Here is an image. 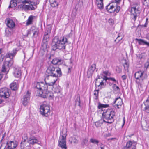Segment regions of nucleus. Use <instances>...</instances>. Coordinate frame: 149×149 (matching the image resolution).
I'll use <instances>...</instances> for the list:
<instances>
[{
	"label": "nucleus",
	"instance_id": "f257e3e1",
	"mask_svg": "<svg viewBox=\"0 0 149 149\" xmlns=\"http://www.w3.org/2000/svg\"><path fill=\"white\" fill-rule=\"evenodd\" d=\"M70 43L66 38L63 37L59 39L57 37H55L53 40L52 46L54 51L57 49H65L66 45Z\"/></svg>",
	"mask_w": 149,
	"mask_h": 149
},
{
	"label": "nucleus",
	"instance_id": "f03ea898",
	"mask_svg": "<svg viewBox=\"0 0 149 149\" xmlns=\"http://www.w3.org/2000/svg\"><path fill=\"white\" fill-rule=\"evenodd\" d=\"M57 79H53V78L49 76H46L45 78V84L42 82H37L36 86V88L39 90V91H47V85L52 86L57 81Z\"/></svg>",
	"mask_w": 149,
	"mask_h": 149
},
{
	"label": "nucleus",
	"instance_id": "7ed1b4c3",
	"mask_svg": "<svg viewBox=\"0 0 149 149\" xmlns=\"http://www.w3.org/2000/svg\"><path fill=\"white\" fill-rule=\"evenodd\" d=\"M108 105L102 104H99L98 106L99 109H101L102 111H103V113H102L104 119L107 120H113V117L115 116V113L114 111L110 109L105 110V109L108 107Z\"/></svg>",
	"mask_w": 149,
	"mask_h": 149
},
{
	"label": "nucleus",
	"instance_id": "20e7f679",
	"mask_svg": "<svg viewBox=\"0 0 149 149\" xmlns=\"http://www.w3.org/2000/svg\"><path fill=\"white\" fill-rule=\"evenodd\" d=\"M56 68L54 67L53 65L50 64L47 66V69L46 70V72L48 74V75L49 77H52L53 79H55L57 76L56 74Z\"/></svg>",
	"mask_w": 149,
	"mask_h": 149
},
{
	"label": "nucleus",
	"instance_id": "39448f33",
	"mask_svg": "<svg viewBox=\"0 0 149 149\" xmlns=\"http://www.w3.org/2000/svg\"><path fill=\"white\" fill-rule=\"evenodd\" d=\"M144 74L143 71H139L136 72L134 74V77L136 79V82L141 86L143 84V81L144 79Z\"/></svg>",
	"mask_w": 149,
	"mask_h": 149
},
{
	"label": "nucleus",
	"instance_id": "423d86ee",
	"mask_svg": "<svg viewBox=\"0 0 149 149\" xmlns=\"http://www.w3.org/2000/svg\"><path fill=\"white\" fill-rule=\"evenodd\" d=\"M31 1L29 0H25L23 1L22 0L20 3H22L20 5H19V8L24 9V10H34L35 9V8L32 5H25L24 4V3H30Z\"/></svg>",
	"mask_w": 149,
	"mask_h": 149
},
{
	"label": "nucleus",
	"instance_id": "0eeeda50",
	"mask_svg": "<svg viewBox=\"0 0 149 149\" xmlns=\"http://www.w3.org/2000/svg\"><path fill=\"white\" fill-rule=\"evenodd\" d=\"M40 113L46 117L48 116L50 113V108L48 105L45 104L41 105L40 107Z\"/></svg>",
	"mask_w": 149,
	"mask_h": 149
},
{
	"label": "nucleus",
	"instance_id": "6e6552de",
	"mask_svg": "<svg viewBox=\"0 0 149 149\" xmlns=\"http://www.w3.org/2000/svg\"><path fill=\"white\" fill-rule=\"evenodd\" d=\"M137 142L133 140L129 141L126 143V145L124 146L123 149H136Z\"/></svg>",
	"mask_w": 149,
	"mask_h": 149
},
{
	"label": "nucleus",
	"instance_id": "1a4fd4ad",
	"mask_svg": "<svg viewBox=\"0 0 149 149\" xmlns=\"http://www.w3.org/2000/svg\"><path fill=\"white\" fill-rule=\"evenodd\" d=\"M131 16L132 19L134 21L140 13V10L136 7H132L131 10Z\"/></svg>",
	"mask_w": 149,
	"mask_h": 149
},
{
	"label": "nucleus",
	"instance_id": "9d476101",
	"mask_svg": "<svg viewBox=\"0 0 149 149\" xmlns=\"http://www.w3.org/2000/svg\"><path fill=\"white\" fill-rule=\"evenodd\" d=\"M10 96L9 91L6 88H2L0 90V96L2 98H7Z\"/></svg>",
	"mask_w": 149,
	"mask_h": 149
},
{
	"label": "nucleus",
	"instance_id": "9b49d317",
	"mask_svg": "<svg viewBox=\"0 0 149 149\" xmlns=\"http://www.w3.org/2000/svg\"><path fill=\"white\" fill-rule=\"evenodd\" d=\"M58 146L63 149H67L65 136L63 135L60 136L58 140Z\"/></svg>",
	"mask_w": 149,
	"mask_h": 149
},
{
	"label": "nucleus",
	"instance_id": "f8f14e48",
	"mask_svg": "<svg viewBox=\"0 0 149 149\" xmlns=\"http://www.w3.org/2000/svg\"><path fill=\"white\" fill-rule=\"evenodd\" d=\"M123 104L122 99L120 97L116 98L113 105L116 109H119L121 108Z\"/></svg>",
	"mask_w": 149,
	"mask_h": 149
},
{
	"label": "nucleus",
	"instance_id": "ddd939ff",
	"mask_svg": "<svg viewBox=\"0 0 149 149\" xmlns=\"http://www.w3.org/2000/svg\"><path fill=\"white\" fill-rule=\"evenodd\" d=\"M39 94L38 95L43 98H47L51 97L50 93L48 91H39Z\"/></svg>",
	"mask_w": 149,
	"mask_h": 149
},
{
	"label": "nucleus",
	"instance_id": "4468645a",
	"mask_svg": "<svg viewBox=\"0 0 149 149\" xmlns=\"http://www.w3.org/2000/svg\"><path fill=\"white\" fill-rule=\"evenodd\" d=\"M30 93L28 91H27L26 94L24 95L22 99V101L23 104L26 106L28 103L30 98Z\"/></svg>",
	"mask_w": 149,
	"mask_h": 149
},
{
	"label": "nucleus",
	"instance_id": "2eb2a0df",
	"mask_svg": "<svg viewBox=\"0 0 149 149\" xmlns=\"http://www.w3.org/2000/svg\"><path fill=\"white\" fill-rule=\"evenodd\" d=\"M12 61L5 62L2 66L1 71L3 72H5L7 69L12 65Z\"/></svg>",
	"mask_w": 149,
	"mask_h": 149
},
{
	"label": "nucleus",
	"instance_id": "dca6fc26",
	"mask_svg": "<svg viewBox=\"0 0 149 149\" xmlns=\"http://www.w3.org/2000/svg\"><path fill=\"white\" fill-rule=\"evenodd\" d=\"M115 5L112 4V3H111L107 6L106 7V9L107 11L110 13H113L114 12V7L116 6V4L115 3H114Z\"/></svg>",
	"mask_w": 149,
	"mask_h": 149
},
{
	"label": "nucleus",
	"instance_id": "f3484780",
	"mask_svg": "<svg viewBox=\"0 0 149 149\" xmlns=\"http://www.w3.org/2000/svg\"><path fill=\"white\" fill-rule=\"evenodd\" d=\"M13 74L15 77L20 78L22 75V72L21 69L19 68H14Z\"/></svg>",
	"mask_w": 149,
	"mask_h": 149
},
{
	"label": "nucleus",
	"instance_id": "a211bd4d",
	"mask_svg": "<svg viewBox=\"0 0 149 149\" xmlns=\"http://www.w3.org/2000/svg\"><path fill=\"white\" fill-rule=\"evenodd\" d=\"M17 51V50L15 49L13 50V51L11 53H8L5 55L6 57L13 59L16 55Z\"/></svg>",
	"mask_w": 149,
	"mask_h": 149
},
{
	"label": "nucleus",
	"instance_id": "6ab92c4d",
	"mask_svg": "<svg viewBox=\"0 0 149 149\" xmlns=\"http://www.w3.org/2000/svg\"><path fill=\"white\" fill-rule=\"evenodd\" d=\"M104 77L102 78V79H103ZM100 76H98V78L96 79V81L95 82V86H97L98 87H100V88H101V86H104V82H103V81L105 80V82H106V81L105 80H101V81H99V82L98 81V80L99 79H100Z\"/></svg>",
	"mask_w": 149,
	"mask_h": 149
},
{
	"label": "nucleus",
	"instance_id": "aec40b11",
	"mask_svg": "<svg viewBox=\"0 0 149 149\" xmlns=\"http://www.w3.org/2000/svg\"><path fill=\"white\" fill-rule=\"evenodd\" d=\"M51 33V30L48 29H46L43 38V40L47 42L49 40V35Z\"/></svg>",
	"mask_w": 149,
	"mask_h": 149
},
{
	"label": "nucleus",
	"instance_id": "412c9836",
	"mask_svg": "<svg viewBox=\"0 0 149 149\" xmlns=\"http://www.w3.org/2000/svg\"><path fill=\"white\" fill-rule=\"evenodd\" d=\"M7 144L8 146L6 149H14L17 146V144L13 141L8 142Z\"/></svg>",
	"mask_w": 149,
	"mask_h": 149
},
{
	"label": "nucleus",
	"instance_id": "4be33fe9",
	"mask_svg": "<svg viewBox=\"0 0 149 149\" xmlns=\"http://www.w3.org/2000/svg\"><path fill=\"white\" fill-rule=\"evenodd\" d=\"M51 62L53 65H59L63 63V60L57 58H55L52 60Z\"/></svg>",
	"mask_w": 149,
	"mask_h": 149
},
{
	"label": "nucleus",
	"instance_id": "5701e85b",
	"mask_svg": "<svg viewBox=\"0 0 149 149\" xmlns=\"http://www.w3.org/2000/svg\"><path fill=\"white\" fill-rule=\"evenodd\" d=\"M38 33V30L35 27H32L30 29L28 34H33V36L36 35H37Z\"/></svg>",
	"mask_w": 149,
	"mask_h": 149
},
{
	"label": "nucleus",
	"instance_id": "b1692460",
	"mask_svg": "<svg viewBox=\"0 0 149 149\" xmlns=\"http://www.w3.org/2000/svg\"><path fill=\"white\" fill-rule=\"evenodd\" d=\"M7 26L10 28H12L15 26V24L13 21L10 19H7Z\"/></svg>",
	"mask_w": 149,
	"mask_h": 149
},
{
	"label": "nucleus",
	"instance_id": "393cba45",
	"mask_svg": "<svg viewBox=\"0 0 149 149\" xmlns=\"http://www.w3.org/2000/svg\"><path fill=\"white\" fill-rule=\"evenodd\" d=\"M144 103L145 106V111L148 113L149 112V100H147Z\"/></svg>",
	"mask_w": 149,
	"mask_h": 149
},
{
	"label": "nucleus",
	"instance_id": "a878e982",
	"mask_svg": "<svg viewBox=\"0 0 149 149\" xmlns=\"http://www.w3.org/2000/svg\"><path fill=\"white\" fill-rule=\"evenodd\" d=\"M35 17L32 15H31L29 17L26 22V25H28L31 24Z\"/></svg>",
	"mask_w": 149,
	"mask_h": 149
},
{
	"label": "nucleus",
	"instance_id": "bb28decb",
	"mask_svg": "<svg viewBox=\"0 0 149 149\" xmlns=\"http://www.w3.org/2000/svg\"><path fill=\"white\" fill-rule=\"evenodd\" d=\"M38 140L34 138H30L28 140V142L29 144L33 145L35 143H38Z\"/></svg>",
	"mask_w": 149,
	"mask_h": 149
},
{
	"label": "nucleus",
	"instance_id": "cd10ccee",
	"mask_svg": "<svg viewBox=\"0 0 149 149\" xmlns=\"http://www.w3.org/2000/svg\"><path fill=\"white\" fill-rule=\"evenodd\" d=\"M15 0H11L10 2V5L9 6L8 8H13L16 7L17 5V3Z\"/></svg>",
	"mask_w": 149,
	"mask_h": 149
},
{
	"label": "nucleus",
	"instance_id": "c85d7f7f",
	"mask_svg": "<svg viewBox=\"0 0 149 149\" xmlns=\"http://www.w3.org/2000/svg\"><path fill=\"white\" fill-rule=\"evenodd\" d=\"M10 87L12 90L15 91L17 89V84L16 82L11 83L10 85Z\"/></svg>",
	"mask_w": 149,
	"mask_h": 149
},
{
	"label": "nucleus",
	"instance_id": "c756f323",
	"mask_svg": "<svg viewBox=\"0 0 149 149\" xmlns=\"http://www.w3.org/2000/svg\"><path fill=\"white\" fill-rule=\"evenodd\" d=\"M51 6L52 7H55L57 6L58 3L56 2V0H49Z\"/></svg>",
	"mask_w": 149,
	"mask_h": 149
},
{
	"label": "nucleus",
	"instance_id": "7c9ffc66",
	"mask_svg": "<svg viewBox=\"0 0 149 149\" xmlns=\"http://www.w3.org/2000/svg\"><path fill=\"white\" fill-rule=\"evenodd\" d=\"M96 65L95 64L92 65L91 67L89 69V71L88 72V73L90 72V74H92L96 68Z\"/></svg>",
	"mask_w": 149,
	"mask_h": 149
},
{
	"label": "nucleus",
	"instance_id": "2f4dec72",
	"mask_svg": "<svg viewBox=\"0 0 149 149\" xmlns=\"http://www.w3.org/2000/svg\"><path fill=\"white\" fill-rule=\"evenodd\" d=\"M103 122H105L107 123H111V122H108L107 121H105L104 119L103 120H100L96 122L95 123V125L96 127H98L100 126L102 124Z\"/></svg>",
	"mask_w": 149,
	"mask_h": 149
},
{
	"label": "nucleus",
	"instance_id": "473e14b6",
	"mask_svg": "<svg viewBox=\"0 0 149 149\" xmlns=\"http://www.w3.org/2000/svg\"><path fill=\"white\" fill-rule=\"evenodd\" d=\"M5 35L7 37H9L12 34V30L10 29H6L5 30Z\"/></svg>",
	"mask_w": 149,
	"mask_h": 149
},
{
	"label": "nucleus",
	"instance_id": "72a5a7b5",
	"mask_svg": "<svg viewBox=\"0 0 149 149\" xmlns=\"http://www.w3.org/2000/svg\"><path fill=\"white\" fill-rule=\"evenodd\" d=\"M114 90L116 92V93H118L120 92V89L118 86H116V84H114L113 85Z\"/></svg>",
	"mask_w": 149,
	"mask_h": 149
},
{
	"label": "nucleus",
	"instance_id": "f704fd0d",
	"mask_svg": "<svg viewBox=\"0 0 149 149\" xmlns=\"http://www.w3.org/2000/svg\"><path fill=\"white\" fill-rule=\"evenodd\" d=\"M56 68V73H57V74H56L57 76H58V75L59 76H61L62 75V72L61 70V69L59 68Z\"/></svg>",
	"mask_w": 149,
	"mask_h": 149
},
{
	"label": "nucleus",
	"instance_id": "c9c22d12",
	"mask_svg": "<svg viewBox=\"0 0 149 149\" xmlns=\"http://www.w3.org/2000/svg\"><path fill=\"white\" fill-rule=\"evenodd\" d=\"M90 141L93 143L96 144L97 145H98L99 143V141L98 140L93 138H91L90 139Z\"/></svg>",
	"mask_w": 149,
	"mask_h": 149
},
{
	"label": "nucleus",
	"instance_id": "e433bc0d",
	"mask_svg": "<svg viewBox=\"0 0 149 149\" xmlns=\"http://www.w3.org/2000/svg\"><path fill=\"white\" fill-rule=\"evenodd\" d=\"M111 80L114 82H116L117 81L115 80L114 78H108L106 77L105 76H104V78L103 79V80Z\"/></svg>",
	"mask_w": 149,
	"mask_h": 149
},
{
	"label": "nucleus",
	"instance_id": "4c0bfd02",
	"mask_svg": "<svg viewBox=\"0 0 149 149\" xmlns=\"http://www.w3.org/2000/svg\"><path fill=\"white\" fill-rule=\"evenodd\" d=\"M146 54L145 53H142L141 54H140L139 55L138 57L140 59H141L142 58H144L146 57Z\"/></svg>",
	"mask_w": 149,
	"mask_h": 149
},
{
	"label": "nucleus",
	"instance_id": "58836bf2",
	"mask_svg": "<svg viewBox=\"0 0 149 149\" xmlns=\"http://www.w3.org/2000/svg\"><path fill=\"white\" fill-rule=\"evenodd\" d=\"M124 69L125 70H127L129 67V64L128 63L125 61V62L123 64Z\"/></svg>",
	"mask_w": 149,
	"mask_h": 149
},
{
	"label": "nucleus",
	"instance_id": "ea45409f",
	"mask_svg": "<svg viewBox=\"0 0 149 149\" xmlns=\"http://www.w3.org/2000/svg\"><path fill=\"white\" fill-rule=\"evenodd\" d=\"M47 47V44L46 42L44 43L42 45V47L41 48L43 50L46 49Z\"/></svg>",
	"mask_w": 149,
	"mask_h": 149
},
{
	"label": "nucleus",
	"instance_id": "a19ab883",
	"mask_svg": "<svg viewBox=\"0 0 149 149\" xmlns=\"http://www.w3.org/2000/svg\"><path fill=\"white\" fill-rule=\"evenodd\" d=\"M98 8L100 9H102L103 8V3H102L99 2H96Z\"/></svg>",
	"mask_w": 149,
	"mask_h": 149
},
{
	"label": "nucleus",
	"instance_id": "79ce46f5",
	"mask_svg": "<svg viewBox=\"0 0 149 149\" xmlns=\"http://www.w3.org/2000/svg\"><path fill=\"white\" fill-rule=\"evenodd\" d=\"M135 40L137 41L138 42V43L139 45L142 44V43H144V40L143 39L136 38Z\"/></svg>",
	"mask_w": 149,
	"mask_h": 149
},
{
	"label": "nucleus",
	"instance_id": "37998d69",
	"mask_svg": "<svg viewBox=\"0 0 149 149\" xmlns=\"http://www.w3.org/2000/svg\"><path fill=\"white\" fill-rule=\"evenodd\" d=\"M99 90H96L94 91V95L96 97L95 99H97L98 97V94L99 93Z\"/></svg>",
	"mask_w": 149,
	"mask_h": 149
},
{
	"label": "nucleus",
	"instance_id": "c03bdc74",
	"mask_svg": "<svg viewBox=\"0 0 149 149\" xmlns=\"http://www.w3.org/2000/svg\"><path fill=\"white\" fill-rule=\"evenodd\" d=\"M120 7L119 6H117L116 5V6L114 7V12H118L120 9Z\"/></svg>",
	"mask_w": 149,
	"mask_h": 149
},
{
	"label": "nucleus",
	"instance_id": "a18cd8bd",
	"mask_svg": "<svg viewBox=\"0 0 149 149\" xmlns=\"http://www.w3.org/2000/svg\"><path fill=\"white\" fill-rule=\"evenodd\" d=\"M122 38V36H118L117 38L115 40V42H118L120 41Z\"/></svg>",
	"mask_w": 149,
	"mask_h": 149
},
{
	"label": "nucleus",
	"instance_id": "49530a36",
	"mask_svg": "<svg viewBox=\"0 0 149 149\" xmlns=\"http://www.w3.org/2000/svg\"><path fill=\"white\" fill-rule=\"evenodd\" d=\"M71 142L74 143L76 144L78 143V141L75 138H73L71 141Z\"/></svg>",
	"mask_w": 149,
	"mask_h": 149
},
{
	"label": "nucleus",
	"instance_id": "de8ad7c7",
	"mask_svg": "<svg viewBox=\"0 0 149 149\" xmlns=\"http://www.w3.org/2000/svg\"><path fill=\"white\" fill-rule=\"evenodd\" d=\"M75 101L76 104H77V102H80V97L79 95H77L76 96V99Z\"/></svg>",
	"mask_w": 149,
	"mask_h": 149
},
{
	"label": "nucleus",
	"instance_id": "09e8293b",
	"mask_svg": "<svg viewBox=\"0 0 149 149\" xmlns=\"http://www.w3.org/2000/svg\"><path fill=\"white\" fill-rule=\"evenodd\" d=\"M26 139H27V137L26 136L24 137L23 138H22V142L21 143V147H22V144H23V143L24 142H25L26 141Z\"/></svg>",
	"mask_w": 149,
	"mask_h": 149
},
{
	"label": "nucleus",
	"instance_id": "8fccbe9b",
	"mask_svg": "<svg viewBox=\"0 0 149 149\" xmlns=\"http://www.w3.org/2000/svg\"><path fill=\"white\" fill-rule=\"evenodd\" d=\"M149 66V60H148L144 64V67L147 68Z\"/></svg>",
	"mask_w": 149,
	"mask_h": 149
},
{
	"label": "nucleus",
	"instance_id": "3c124183",
	"mask_svg": "<svg viewBox=\"0 0 149 149\" xmlns=\"http://www.w3.org/2000/svg\"><path fill=\"white\" fill-rule=\"evenodd\" d=\"M53 90L54 92L56 93H58L60 92L59 89L57 87L56 88H55Z\"/></svg>",
	"mask_w": 149,
	"mask_h": 149
},
{
	"label": "nucleus",
	"instance_id": "603ef678",
	"mask_svg": "<svg viewBox=\"0 0 149 149\" xmlns=\"http://www.w3.org/2000/svg\"><path fill=\"white\" fill-rule=\"evenodd\" d=\"M121 78L123 80H125L127 78V76L125 75H123L122 76Z\"/></svg>",
	"mask_w": 149,
	"mask_h": 149
},
{
	"label": "nucleus",
	"instance_id": "864d4df0",
	"mask_svg": "<svg viewBox=\"0 0 149 149\" xmlns=\"http://www.w3.org/2000/svg\"><path fill=\"white\" fill-rule=\"evenodd\" d=\"M148 18H146V22L144 25H143V26L144 27H146L147 26L148 23Z\"/></svg>",
	"mask_w": 149,
	"mask_h": 149
},
{
	"label": "nucleus",
	"instance_id": "5fc2aeb1",
	"mask_svg": "<svg viewBox=\"0 0 149 149\" xmlns=\"http://www.w3.org/2000/svg\"><path fill=\"white\" fill-rule=\"evenodd\" d=\"M4 57V56L2 55L0 57V62H1L3 61Z\"/></svg>",
	"mask_w": 149,
	"mask_h": 149
},
{
	"label": "nucleus",
	"instance_id": "6e6d98bb",
	"mask_svg": "<svg viewBox=\"0 0 149 149\" xmlns=\"http://www.w3.org/2000/svg\"><path fill=\"white\" fill-rule=\"evenodd\" d=\"M123 124L122 126V127H123V126H124V124H125V117H124L123 118Z\"/></svg>",
	"mask_w": 149,
	"mask_h": 149
},
{
	"label": "nucleus",
	"instance_id": "4d7b16f0",
	"mask_svg": "<svg viewBox=\"0 0 149 149\" xmlns=\"http://www.w3.org/2000/svg\"><path fill=\"white\" fill-rule=\"evenodd\" d=\"M96 2H99L102 3H103V0H96Z\"/></svg>",
	"mask_w": 149,
	"mask_h": 149
},
{
	"label": "nucleus",
	"instance_id": "13d9d810",
	"mask_svg": "<svg viewBox=\"0 0 149 149\" xmlns=\"http://www.w3.org/2000/svg\"><path fill=\"white\" fill-rule=\"evenodd\" d=\"M33 52H30V54H31V56L30 57H29V58H30L31 57H32L33 55Z\"/></svg>",
	"mask_w": 149,
	"mask_h": 149
},
{
	"label": "nucleus",
	"instance_id": "bf43d9fd",
	"mask_svg": "<svg viewBox=\"0 0 149 149\" xmlns=\"http://www.w3.org/2000/svg\"><path fill=\"white\" fill-rule=\"evenodd\" d=\"M144 43L146 45H147L148 46H149V42L148 43L146 41H144Z\"/></svg>",
	"mask_w": 149,
	"mask_h": 149
},
{
	"label": "nucleus",
	"instance_id": "052dcab7",
	"mask_svg": "<svg viewBox=\"0 0 149 149\" xmlns=\"http://www.w3.org/2000/svg\"><path fill=\"white\" fill-rule=\"evenodd\" d=\"M15 1L18 3H20L22 1V0H15Z\"/></svg>",
	"mask_w": 149,
	"mask_h": 149
},
{
	"label": "nucleus",
	"instance_id": "680f3d73",
	"mask_svg": "<svg viewBox=\"0 0 149 149\" xmlns=\"http://www.w3.org/2000/svg\"><path fill=\"white\" fill-rule=\"evenodd\" d=\"M108 71H104L103 72V73L104 74L106 75H107V74L108 73Z\"/></svg>",
	"mask_w": 149,
	"mask_h": 149
},
{
	"label": "nucleus",
	"instance_id": "e2e57ef3",
	"mask_svg": "<svg viewBox=\"0 0 149 149\" xmlns=\"http://www.w3.org/2000/svg\"><path fill=\"white\" fill-rule=\"evenodd\" d=\"M116 3H119L121 0H115Z\"/></svg>",
	"mask_w": 149,
	"mask_h": 149
},
{
	"label": "nucleus",
	"instance_id": "0e129e2a",
	"mask_svg": "<svg viewBox=\"0 0 149 149\" xmlns=\"http://www.w3.org/2000/svg\"><path fill=\"white\" fill-rule=\"evenodd\" d=\"M3 74H0V80L3 77Z\"/></svg>",
	"mask_w": 149,
	"mask_h": 149
},
{
	"label": "nucleus",
	"instance_id": "69168bd1",
	"mask_svg": "<svg viewBox=\"0 0 149 149\" xmlns=\"http://www.w3.org/2000/svg\"><path fill=\"white\" fill-rule=\"evenodd\" d=\"M147 38L149 40V33H148L147 35Z\"/></svg>",
	"mask_w": 149,
	"mask_h": 149
},
{
	"label": "nucleus",
	"instance_id": "338daca9",
	"mask_svg": "<svg viewBox=\"0 0 149 149\" xmlns=\"http://www.w3.org/2000/svg\"><path fill=\"white\" fill-rule=\"evenodd\" d=\"M3 100L0 99V104L1 103L3 102Z\"/></svg>",
	"mask_w": 149,
	"mask_h": 149
},
{
	"label": "nucleus",
	"instance_id": "774afa93",
	"mask_svg": "<svg viewBox=\"0 0 149 149\" xmlns=\"http://www.w3.org/2000/svg\"><path fill=\"white\" fill-rule=\"evenodd\" d=\"M78 105L79 106H80V102H78Z\"/></svg>",
	"mask_w": 149,
	"mask_h": 149
}]
</instances>
